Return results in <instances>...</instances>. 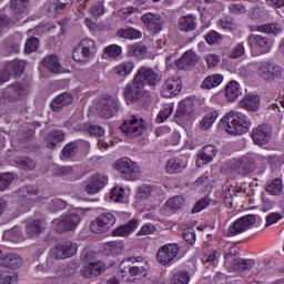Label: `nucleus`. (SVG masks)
Here are the masks:
<instances>
[{"label": "nucleus", "instance_id": "26", "mask_svg": "<svg viewBox=\"0 0 284 284\" xmlns=\"http://www.w3.org/2000/svg\"><path fill=\"white\" fill-rule=\"evenodd\" d=\"M178 70H190L192 65H196V54L192 51H186L175 63Z\"/></svg>", "mask_w": 284, "mask_h": 284}, {"label": "nucleus", "instance_id": "1", "mask_svg": "<svg viewBox=\"0 0 284 284\" xmlns=\"http://www.w3.org/2000/svg\"><path fill=\"white\" fill-rule=\"evenodd\" d=\"M222 125H225L227 134H231V136H241L245 134L250 130V125H252V122H250V119L247 115L230 111L226 113L222 120Z\"/></svg>", "mask_w": 284, "mask_h": 284}, {"label": "nucleus", "instance_id": "49", "mask_svg": "<svg viewBox=\"0 0 284 284\" xmlns=\"http://www.w3.org/2000/svg\"><path fill=\"white\" fill-rule=\"evenodd\" d=\"M10 8L13 14H26V10H28V0H11Z\"/></svg>", "mask_w": 284, "mask_h": 284}, {"label": "nucleus", "instance_id": "55", "mask_svg": "<svg viewBox=\"0 0 284 284\" xmlns=\"http://www.w3.org/2000/svg\"><path fill=\"white\" fill-rule=\"evenodd\" d=\"M245 54V44L243 42L236 43L231 52L229 53V59H241Z\"/></svg>", "mask_w": 284, "mask_h": 284}, {"label": "nucleus", "instance_id": "21", "mask_svg": "<svg viewBox=\"0 0 284 284\" xmlns=\"http://www.w3.org/2000/svg\"><path fill=\"white\" fill-rule=\"evenodd\" d=\"M77 254V243L65 242L58 244L52 252L53 258L58 261H63L64 258H70Z\"/></svg>", "mask_w": 284, "mask_h": 284}, {"label": "nucleus", "instance_id": "8", "mask_svg": "<svg viewBox=\"0 0 284 284\" xmlns=\"http://www.w3.org/2000/svg\"><path fill=\"white\" fill-rule=\"evenodd\" d=\"M224 258L225 263L232 265L233 270H235V272H240L242 276H252L250 272H252V268L255 265L254 260L235 257L232 253H226Z\"/></svg>", "mask_w": 284, "mask_h": 284}, {"label": "nucleus", "instance_id": "9", "mask_svg": "<svg viewBox=\"0 0 284 284\" xmlns=\"http://www.w3.org/2000/svg\"><path fill=\"white\" fill-rule=\"evenodd\" d=\"M115 223L116 217L112 213H102L90 223V230L93 234H105Z\"/></svg>", "mask_w": 284, "mask_h": 284}, {"label": "nucleus", "instance_id": "43", "mask_svg": "<svg viewBox=\"0 0 284 284\" xmlns=\"http://www.w3.org/2000/svg\"><path fill=\"white\" fill-rule=\"evenodd\" d=\"M265 190L272 196H278L283 192V181L281 179H273L266 183Z\"/></svg>", "mask_w": 284, "mask_h": 284}, {"label": "nucleus", "instance_id": "33", "mask_svg": "<svg viewBox=\"0 0 284 284\" xmlns=\"http://www.w3.org/2000/svg\"><path fill=\"white\" fill-rule=\"evenodd\" d=\"M105 270L103 262L98 261L90 263L87 267L83 268V274L87 278H97Z\"/></svg>", "mask_w": 284, "mask_h": 284}, {"label": "nucleus", "instance_id": "61", "mask_svg": "<svg viewBox=\"0 0 284 284\" xmlns=\"http://www.w3.org/2000/svg\"><path fill=\"white\" fill-rule=\"evenodd\" d=\"M19 275L14 272L0 276V284H18Z\"/></svg>", "mask_w": 284, "mask_h": 284}, {"label": "nucleus", "instance_id": "19", "mask_svg": "<svg viewBox=\"0 0 284 284\" xmlns=\"http://www.w3.org/2000/svg\"><path fill=\"white\" fill-rule=\"evenodd\" d=\"M248 43L252 50H258L260 54H267L272 50V40L260 34L248 37Z\"/></svg>", "mask_w": 284, "mask_h": 284}, {"label": "nucleus", "instance_id": "31", "mask_svg": "<svg viewBox=\"0 0 284 284\" xmlns=\"http://www.w3.org/2000/svg\"><path fill=\"white\" fill-rule=\"evenodd\" d=\"M219 154V150L216 146L209 144L203 146L199 152L200 161H203V165H207V163H212L214 161V156Z\"/></svg>", "mask_w": 284, "mask_h": 284}, {"label": "nucleus", "instance_id": "18", "mask_svg": "<svg viewBox=\"0 0 284 284\" xmlns=\"http://www.w3.org/2000/svg\"><path fill=\"white\" fill-rule=\"evenodd\" d=\"M251 139L255 145H266L272 140V126L260 124L252 130Z\"/></svg>", "mask_w": 284, "mask_h": 284}, {"label": "nucleus", "instance_id": "34", "mask_svg": "<svg viewBox=\"0 0 284 284\" xmlns=\"http://www.w3.org/2000/svg\"><path fill=\"white\" fill-rule=\"evenodd\" d=\"M41 63L53 74H59V72H61V63L59 62L57 54L47 55Z\"/></svg>", "mask_w": 284, "mask_h": 284}, {"label": "nucleus", "instance_id": "13", "mask_svg": "<svg viewBox=\"0 0 284 284\" xmlns=\"http://www.w3.org/2000/svg\"><path fill=\"white\" fill-rule=\"evenodd\" d=\"M3 100L8 103H14L19 99H26L28 97V85L16 82L2 91Z\"/></svg>", "mask_w": 284, "mask_h": 284}, {"label": "nucleus", "instance_id": "39", "mask_svg": "<svg viewBox=\"0 0 284 284\" xmlns=\"http://www.w3.org/2000/svg\"><path fill=\"white\" fill-rule=\"evenodd\" d=\"M193 105L194 104L190 99L181 101L175 115L179 119H185V116L192 115V113L194 112Z\"/></svg>", "mask_w": 284, "mask_h": 284}, {"label": "nucleus", "instance_id": "2", "mask_svg": "<svg viewBox=\"0 0 284 284\" xmlns=\"http://www.w3.org/2000/svg\"><path fill=\"white\" fill-rule=\"evenodd\" d=\"M124 99L126 103H136L142 106L148 105L151 101L150 92L136 78H133V81L125 85Z\"/></svg>", "mask_w": 284, "mask_h": 284}, {"label": "nucleus", "instance_id": "7", "mask_svg": "<svg viewBox=\"0 0 284 284\" xmlns=\"http://www.w3.org/2000/svg\"><path fill=\"white\" fill-rule=\"evenodd\" d=\"M134 79L144 88L145 85H149V88H156V85L161 83L163 75L150 67H141L134 75Z\"/></svg>", "mask_w": 284, "mask_h": 284}, {"label": "nucleus", "instance_id": "11", "mask_svg": "<svg viewBox=\"0 0 284 284\" xmlns=\"http://www.w3.org/2000/svg\"><path fill=\"white\" fill-rule=\"evenodd\" d=\"M257 74L264 81H276L283 77V68L270 62H262L257 67Z\"/></svg>", "mask_w": 284, "mask_h": 284}, {"label": "nucleus", "instance_id": "57", "mask_svg": "<svg viewBox=\"0 0 284 284\" xmlns=\"http://www.w3.org/2000/svg\"><path fill=\"white\" fill-rule=\"evenodd\" d=\"M73 3V0H55L53 3L54 11L59 14L63 12V10H68V8H71Z\"/></svg>", "mask_w": 284, "mask_h": 284}, {"label": "nucleus", "instance_id": "64", "mask_svg": "<svg viewBox=\"0 0 284 284\" xmlns=\"http://www.w3.org/2000/svg\"><path fill=\"white\" fill-rule=\"evenodd\" d=\"M132 52L134 54V57H143L145 55V52H148V47L145 44H134L132 47Z\"/></svg>", "mask_w": 284, "mask_h": 284}, {"label": "nucleus", "instance_id": "44", "mask_svg": "<svg viewBox=\"0 0 284 284\" xmlns=\"http://www.w3.org/2000/svg\"><path fill=\"white\" fill-rule=\"evenodd\" d=\"M257 32H263L264 34H273L274 37L283 32V28L278 23L262 24L256 28Z\"/></svg>", "mask_w": 284, "mask_h": 284}, {"label": "nucleus", "instance_id": "47", "mask_svg": "<svg viewBox=\"0 0 284 284\" xmlns=\"http://www.w3.org/2000/svg\"><path fill=\"white\" fill-rule=\"evenodd\" d=\"M23 41V36L21 33H14L7 40V48L11 52H19V48H21V43Z\"/></svg>", "mask_w": 284, "mask_h": 284}, {"label": "nucleus", "instance_id": "62", "mask_svg": "<svg viewBox=\"0 0 284 284\" xmlns=\"http://www.w3.org/2000/svg\"><path fill=\"white\" fill-rule=\"evenodd\" d=\"M183 239L189 245H194L196 243V232H194V229L185 230L183 233Z\"/></svg>", "mask_w": 284, "mask_h": 284}, {"label": "nucleus", "instance_id": "46", "mask_svg": "<svg viewBox=\"0 0 284 284\" xmlns=\"http://www.w3.org/2000/svg\"><path fill=\"white\" fill-rule=\"evenodd\" d=\"M116 37L120 39H141L143 33L134 28L120 29L116 32Z\"/></svg>", "mask_w": 284, "mask_h": 284}, {"label": "nucleus", "instance_id": "28", "mask_svg": "<svg viewBox=\"0 0 284 284\" xmlns=\"http://www.w3.org/2000/svg\"><path fill=\"white\" fill-rule=\"evenodd\" d=\"M74 101L72 94L70 93H62L58 95L51 103V110L53 112H61L63 108L70 105Z\"/></svg>", "mask_w": 284, "mask_h": 284}, {"label": "nucleus", "instance_id": "60", "mask_svg": "<svg viewBox=\"0 0 284 284\" xmlns=\"http://www.w3.org/2000/svg\"><path fill=\"white\" fill-rule=\"evenodd\" d=\"M207 205H210V197H202L195 203V205L191 210V214H197V212H203V210H205Z\"/></svg>", "mask_w": 284, "mask_h": 284}, {"label": "nucleus", "instance_id": "10", "mask_svg": "<svg viewBox=\"0 0 284 284\" xmlns=\"http://www.w3.org/2000/svg\"><path fill=\"white\" fill-rule=\"evenodd\" d=\"M255 169L256 160L254 159L253 154H245L236 159L232 163V170H234V172H237V174H241L242 176H245L246 174H252Z\"/></svg>", "mask_w": 284, "mask_h": 284}, {"label": "nucleus", "instance_id": "52", "mask_svg": "<svg viewBox=\"0 0 284 284\" xmlns=\"http://www.w3.org/2000/svg\"><path fill=\"white\" fill-rule=\"evenodd\" d=\"M53 176H74V166L58 165L53 169Z\"/></svg>", "mask_w": 284, "mask_h": 284}, {"label": "nucleus", "instance_id": "42", "mask_svg": "<svg viewBox=\"0 0 284 284\" xmlns=\"http://www.w3.org/2000/svg\"><path fill=\"white\" fill-rule=\"evenodd\" d=\"M221 83H223V75L216 73V74L206 77L203 80L201 88L203 90H212V88H217V85H221Z\"/></svg>", "mask_w": 284, "mask_h": 284}, {"label": "nucleus", "instance_id": "20", "mask_svg": "<svg viewBox=\"0 0 284 284\" xmlns=\"http://www.w3.org/2000/svg\"><path fill=\"white\" fill-rule=\"evenodd\" d=\"M119 112V99L109 97L100 102V116L102 119H112Z\"/></svg>", "mask_w": 284, "mask_h": 284}, {"label": "nucleus", "instance_id": "38", "mask_svg": "<svg viewBox=\"0 0 284 284\" xmlns=\"http://www.w3.org/2000/svg\"><path fill=\"white\" fill-rule=\"evenodd\" d=\"M225 97L229 101H236L241 97V87L239 82L232 80L225 87Z\"/></svg>", "mask_w": 284, "mask_h": 284}, {"label": "nucleus", "instance_id": "29", "mask_svg": "<svg viewBox=\"0 0 284 284\" xmlns=\"http://www.w3.org/2000/svg\"><path fill=\"white\" fill-rule=\"evenodd\" d=\"M65 133L61 130H52L49 132L45 136V146L49 148V150H54L57 148L58 143H61V141H64Z\"/></svg>", "mask_w": 284, "mask_h": 284}, {"label": "nucleus", "instance_id": "48", "mask_svg": "<svg viewBox=\"0 0 284 284\" xmlns=\"http://www.w3.org/2000/svg\"><path fill=\"white\" fill-rule=\"evenodd\" d=\"M132 70H134V62L132 61H124L114 68L115 73L120 77H128Z\"/></svg>", "mask_w": 284, "mask_h": 284}, {"label": "nucleus", "instance_id": "5", "mask_svg": "<svg viewBox=\"0 0 284 284\" xmlns=\"http://www.w3.org/2000/svg\"><path fill=\"white\" fill-rule=\"evenodd\" d=\"M52 223L55 226V232H58V234H65V232L77 230L79 223H81V215L77 212H69L61 215L59 219H54Z\"/></svg>", "mask_w": 284, "mask_h": 284}, {"label": "nucleus", "instance_id": "6", "mask_svg": "<svg viewBox=\"0 0 284 284\" xmlns=\"http://www.w3.org/2000/svg\"><path fill=\"white\" fill-rule=\"evenodd\" d=\"M120 130L129 139H136V136H141L143 134V131L145 130V122L136 115H131L123 121Z\"/></svg>", "mask_w": 284, "mask_h": 284}, {"label": "nucleus", "instance_id": "53", "mask_svg": "<svg viewBox=\"0 0 284 284\" xmlns=\"http://www.w3.org/2000/svg\"><path fill=\"white\" fill-rule=\"evenodd\" d=\"M171 284H190V274L185 271L174 273Z\"/></svg>", "mask_w": 284, "mask_h": 284}, {"label": "nucleus", "instance_id": "59", "mask_svg": "<svg viewBox=\"0 0 284 284\" xmlns=\"http://www.w3.org/2000/svg\"><path fill=\"white\" fill-rule=\"evenodd\" d=\"M65 207H67V203L61 199H53L49 203V210L51 212H59L60 210H65Z\"/></svg>", "mask_w": 284, "mask_h": 284}, {"label": "nucleus", "instance_id": "30", "mask_svg": "<svg viewBox=\"0 0 284 284\" xmlns=\"http://www.w3.org/2000/svg\"><path fill=\"white\" fill-rule=\"evenodd\" d=\"M44 230L45 227L43 226V223L39 220L28 222L26 225V234L28 239H37L39 234H43Z\"/></svg>", "mask_w": 284, "mask_h": 284}, {"label": "nucleus", "instance_id": "35", "mask_svg": "<svg viewBox=\"0 0 284 284\" xmlns=\"http://www.w3.org/2000/svg\"><path fill=\"white\" fill-rule=\"evenodd\" d=\"M8 72L11 74V77H14L16 79H19L21 74H23L26 70V61L23 60H13L9 62L6 65Z\"/></svg>", "mask_w": 284, "mask_h": 284}, {"label": "nucleus", "instance_id": "15", "mask_svg": "<svg viewBox=\"0 0 284 284\" xmlns=\"http://www.w3.org/2000/svg\"><path fill=\"white\" fill-rule=\"evenodd\" d=\"M183 90V83L179 78L166 79L161 87L160 94L164 99H174Z\"/></svg>", "mask_w": 284, "mask_h": 284}, {"label": "nucleus", "instance_id": "17", "mask_svg": "<svg viewBox=\"0 0 284 284\" xmlns=\"http://www.w3.org/2000/svg\"><path fill=\"white\" fill-rule=\"evenodd\" d=\"M141 21L151 34H159L163 30V17L159 13H144Z\"/></svg>", "mask_w": 284, "mask_h": 284}, {"label": "nucleus", "instance_id": "54", "mask_svg": "<svg viewBox=\"0 0 284 284\" xmlns=\"http://www.w3.org/2000/svg\"><path fill=\"white\" fill-rule=\"evenodd\" d=\"M14 181V175L11 173H0V192H6Z\"/></svg>", "mask_w": 284, "mask_h": 284}, {"label": "nucleus", "instance_id": "50", "mask_svg": "<svg viewBox=\"0 0 284 284\" xmlns=\"http://www.w3.org/2000/svg\"><path fill=\"white\" fill-rule=\"evenodd\" d=\"M123 52V49L119 44H110L103 49V54L109 59H119Z\"/></svg>", "mask_w": 284, "mask_h": 284}, {"label": "nucleus", "instance_id": "22", "mask_svg": "<svg viewBox=\"0 0 284 284\" xmlns=\"http://www.w3.org/2000/svg\"><path fill=\"white\" fill-rule=\"evenodd\" d=\"M185 205V199L181 195L173 196L169 199L162 209L164 216H170L175 212H179Z\"/></svg>", "mask_w": 284, "mask_h": 284}, {"label": "nucleus", "instance_id": "24", "mask_svg": "<svg viewBox=\"0 0 284 284\" xmlns=\"http://www.w3.org/2000/svg\"><path fill=\"white\" fill-rule=\"evenodd\" d=\"M21 257L18 254L9 253L0 256L1 267H9L10 270H19L21 267Z\"/></svg>", "mask_w": 284, "mask_h": 284}, {"label": "nucleus", "instance_id": "41", "mask_svg": "<svg viewBox=\"0 0 284 284\" xmlns=\"http://www.w3.org/2000/svg\"><path fill=\"white\" fill-rule=\"evenodd\" d=\"M14 163L20 170H24L27 172H32L34 168H37V162L29 156H17L14 159Z\"/></svg>", "mask_w": 284, "mask_h": 284}, {"label": "nucleus", "instance_id": "32", "mask_svg": "<svg viewBox=\"0 0 284 284\" xmlns=\"http://www.w3.org/2000/svg\"><path fill=\"white\" fill-rule=\"evenodd\" d=\"M178 28L181 32H192L196 30V18L192 14L181 17L178 21Z\"/></svg>", "mask_w": 284, "mask_h": 284}, {"label": "nucleus", "instance_id": "37", "mask_svg": "<svg viewBox=\"0 0 284 284\" xmlns=\"http://www.w3.org/2000/svg\"><path fill=\"white\" fill-rule=\"evenodd\" d=\"M122 263H126L125 265H129V267H138L139 270H143L144 272H148V270H150V264L148 263V260L141 256L126 257L122 261Z\"/></svg>", "mask_w": 284, "mask_h": 284}, {"label": "nucleus", "instance_id": "36", "mask_svg": "<svg viewBox=\"0 0 284 284\" xmlns=\"http://www.w3.org/2000/svg\"><path fill=\"white\" fill-rule=\"evenodd\" d=\"M136 227H139V221L131 220L129 223L113 230V236H130Z\"/></svg>", "mask_w": 284, "mask_h": 284}, {"label": "nucleus", "instance_id": "45", "mask_svg": "<svg viewBox=\"0 0 284 284\" xmlns=\"http://www.w3.org/2000/svg\"><path fill=\"white\" fill-rule=\"evenodd\" d=\"M216 119H219L217 111L206 113L200 121V130H210V128L214 125V121H216Z\"/></svg>", "mask_w": 284, "mask_h": 284}, {"label": "nucleus", "instance_id": "51", "mask_svg": "<svg viewBox=\"0 0 284 284\" xmlns=\"http://www.w3.org/2000/svg\"><path fill=\"white\" fill-rule=\"evenodd\" d=\"M152 192H154V186L150 184H141L136 191V199H141V201H145L152 196Z\"/></svg>", "mask_w": 284, "mask_h": 284}, {"label": "nucleus", "instance_id": "27", "mask_svg": "<svg viewBox=\"0 0 284 284\" xmlns=\"http://www.w3.org/2000/svg\"><path fill=\"white\" fill-rule=\"evenodd\" d=\"M258 105H261V98L252 93L245 95V98L242 101H240V108H243L248 112H257Z\"/></svg>", "mask_w": 284, "mask_h": 284}, {"label": "nucleus", "instance_id": "63", "mask_svg": "<svg viewBox=\"0 0 284 284\" xmlns=\"http://www.w3.org/2000/svg\"><path fill=\"white\" fill-rule=\"evenodd\" d=\"M91 14L92 17H103V13L105 12V8L103 7V2H98L92 6Z\"/></svg>", "mask_w": 284, "mask_h": 284}, {"label": "nucleus", "instance_id": "56", "mask_svg": "<svg viewBox=\"0 0 284 284\" xmlns=\"http://www.w3.org/2000/svg\"><path fill=\"white\" fill-rule=\"evenodd\" d=\"M39 50V39L31 37L26 41L24 52L27 54H32V52H37Z\"/></svg>", "mask_w": 284, "mask_h": 284}, {"label": "nucleus", "instance_id": "58", "mask_svg": "<svg viewBox=\"0 0 284 284\" xmlns=\"http://www.w3.org/2000/svg\"><path fill=\"white\" fill-rule=\"evenodd\" d=\"M205 41L209 43V45H214L223 41V36L216 31H211L205 36Z\"/></svg>", "mask_w": 284, "mask_h": 284}, {"label": "nucleus", "instance_id": "40", "mask_svg": "<svg viewBox=\"0 0 284 284\" xmlns=\"http://www.w3.org/2000/svg\"><path fill=\"white\" fill-rule=\"evenodd\" d=\"M119 268L121 274H129L130 276H135V277L148 276V271H143V268L130 266L128 265V262H121Z\"/></svg>", "mask_w": 284, "mask_h": 284}, {"label": "nucleus", "instance_id": "3", "mask_svg": "<svg viewBox=\"0 0 284 284\" xmlns=\"http://www.w3.org/2000/svg\"><path fill=\"white\" fill-rule=\"evenodd\" d=\"M97 54V42L90 38H84L72 51V59L78 63H88Z\"/></svg>", "mask_w": 284, "mask_h": 284}, {"label": "nucleus", "instance_id": "23", "mask_svg": "<svg viewBox=\"0 0 284 284\" xmlns=\"http://www.w3.org/2000/svg\"><path fill=\"white\" fill-rule=\"evenodd\" d=\"M187 168V160L185 158H172L166 161L165 171L168 174H181Z\"/></svg>", "mask_w": 284, "mask_h": 284}, {"label": "nucleus", "instance_id": "14", "mask_svg": "<svg viewBox=\"0 0 284 284\" xmlns=\"http://www.w3.org/2000/svg\"><path fill=\"white\" fill-rule=\"evenodd\" d=\"M179 252H181V246L179 244H165L159 248L156 253V261L161 265H170L176 258Z\"/></svg>", "mask_w": 284, "mask_h": 284}, {"label": "nucleus", "instance_id": "4", "mask_svg": "<svg viewBox=\"0 0 284 284\" xmlns=\"http://www.w3.org/2000/svg\"><path fill=\"white\" fill-rule=\"evenodd\" d=\"M115 170L120 172L121 179L124 181H139L141 179V170L136 162L129 158H122L115 162Z\"/></svg>", "mask_w": 284, "mask_h": 284}, {"label": "nucleus", "instance_id": "25", "mask_svg": "<svg viewBox=\"0 0 284 284\" xmlns=\"http://www.w3.org/2000/svg\"><path fill=\"white\" fill-rule=\"evenodd\" d=\"M80 145H83L87 148V150H90V142L88 141L70 142L62 149V156H64V159H72V156H77V154H79Z\"/></svg>", "mask_w": 284, "mask_h": 284}, {"label": "nucleus", "instance_id": "12", "mask_svg": "<svg viewBox=\"0 0 284 284\" xmlns=\"http://www.w3.org/2000/svg\"><path fill=\"white\" fill-rule=\"evenodd\" d=\"M256 223V216L248 214L244 215L240 219H237L235 222H233L229 230L226 235L227 236H236L239 234H243V232H247L248 227H252Z\"/></svg>", "mask_w": 284, "mask_h": 284}, {"label": "nucleus", "instance_id": "16", "mask_svg": "<svg viewBox=\"0 0 284 284\" xmlns=\"http://www.w3.org/2000/svg\"><path fill=\"white\" fill-rule=\"evenodd\" d=\"M108 185V176L93 174L84 181V192L90 195L99 194L102 187Z\"/></svg>", "mask_w": 284, "mask_h": 284}]
</instances>
